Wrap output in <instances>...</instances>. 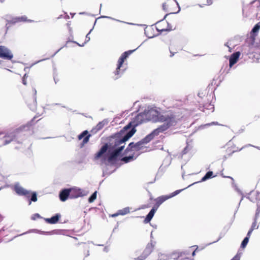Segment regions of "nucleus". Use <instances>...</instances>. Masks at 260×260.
<instances>
[{"label": "nucleus", "instance_id": "c9c22d12", "mask_svg": "<svg viewBox=\"0 0 260 260\" xmlns=\"http://www.w3.org/2000/svg\"><path fill=\"white\" fill-rule=\"evenodd\" d=\"M162 9L164 11H168V5L167 4V3H165L162 4Z\"/></svg>", "mask_w": 260, "mask_h": 260}, {"label": "nucleus", "instance_id": "58836bf2", "mask_svg": "<svg viewBox=\"0 0 260 260\" xmlns=\"http://www.w3.org/2000/svg\"><path fill=\"white\" fill-rule=\"evenodd\" d=\"M240 255L237 254L231 260H240Z\"/></svg>", "mask_w": 260, "mask_h": 260}, {"label": "nucleus", "instance_id": "de8ad7c7", "mask_svg": "<svg viewBox=\"0 0 260 260\" xmlns=\"http://www.w3.org/2000/svg\"><path fill=\"white\" fill-rule=\"evenodd\" d=\"M183 254H185V252H183V253L181 252V253H180V256H178V259L179 260H181V259H180V256H182Z\"/></svg>", "mask_w": 260, "mask_h": 260}, {"label": "nucleus", "instance_id": "c85d7f7f", "mask_svg": "<svg viewBox=\"0 0 260 260\" xmlns=\"http://www.w3.org/2000/svg\"><path fill=\"white\" fill-rule=\"evenodd\" d=\"M183 189H179V190H177L176 191H175L174 192H172L171 194L169 195V197H170V198L177 195L178 194H179L180 192H181Z\"/></svg>", "mask_w": 260, "mask_h": 260}, {"label": "nucleus", "instance_id": "1a4fd4ad", "mask_svg": "<svg viewBox=\"0 0 260 260\" xmlns=\"http://www.w3.org/2000/svg\"><path fill=\"white\" fill-rule=\"evenodd\" d=\"M136 49L132 50H129L127 51H125L124 53H123L120 58L118 59V63L119 67H122L124 60L129 55L131 54H132L133 52H134Z\"/></svg>", "mask_w": 260, "mask_h": 260}, {"label": "nucleus", "instance_id": "7ed1b4c3", "mask_svg": "<svg viewBox=\"0 0 260 260\" xmlns=\"http://www.w3.org/2000/svg\"><path fill=\"white\" fill-rule=\"evenodd\" d=\"M156 131H152L150 134L146 136L144 139L136 143L133 142L130 143L128 147L125 149V152H128L133 150L134 151H140L145 148L144 145L149 143L156 136Z\"/></svg>", "mask_w": 260, "mask_h": 260}, {"label": "nucleus", "instance_id": "7c9ffc66", "mask_svg": "<svg viewBox=\"0 0 260 260\" xmlns=\"http://www.w3.org/2000/svg\"><path fill=\"white\" fill-rule=\"evenodd\" d=\"M169 257L168 255L166 254H161L159 256V260H169Z\"/></svg>", "mask_w": 260, "mask_h": 260}, {"label": "nucleus", "instance_id": "a19ab883", "mask_svg": "<svg viewBox=\"0 0 260 260\" xmlns=\"http://www.w3.org/2000/svg\"><path fill=\"white\" fill-rule=\"evenodd\" d=\"M253 231V230L252 229H250V230H249V231L248 232V233L247 234L246 237H248V238H249Z\"/></svg>", "mask_w": 260, "mask_h": 260}, {"label": "nucleus", "instance_id": "bf43d9fd", "mask_svg": "<svg viewBox=\"0 0 260 260\" xmlns=\"http://www.w3.org/2000/svg\"><path fill=\"white\" fill-rule=\"evenodd\" d=\"M14 188L15 189V190H16V185L14 186Z\"/></svg>", "mask_w": 260, "mask_h": 260}, {"label": "nucleus", "instance_id": "a878e982", "mask_svg": "<svg viewBox=\"0 0 260 260\" xmlns=\"http://www.w3.org/2000/svg\"><path fill=\"white\" fill-rule=\"evenodd\" d=\"M29 129V126L28 124H27L26 125H24L22 126H20L19 128H17V133L18 132H21L24 131H27Z\"/></svg>", "mask_w": 260, "mask_h": 260}, {"label": "nucleus", "instance_id": "774afa93", "mask_svg": "<svg viewBox=\"0 0 260 260\" xmlns=\"http://www.w3.org/2000/svg\"><path fill=\"white\" fill-rule=\"evenodd\" d=\"M84 13H80V14H84Z\"/></svg>", "mask_w": 260, "mask_h": 260}, {"label": "nucleus", "instance_id": "37998d69", "mask_svg": "<svg viewBox=\"0 0 260 260\" xmlns=\"http://www.w3.org/2000/svg\"><path fill=\"white\" fill-rule=\"evenodd\" d=\"M212 4V0H207V3L205 5H210Z\"/></svg>", "mask_w": 260, "mask_h": 260}, {"label": "nucleus", "instance_id": "603ef678", "mask_svg": "<svg viewBox=\"0 0 260 260\" xmlns=\"http://www.w3.org/2000/svg\"><path fill=\"white\" fill-rule=\"evenodd\" d=\"M126 23L128 24H131V25H136L135 24L133 23Z\"/></svg>", "mask_w": 260, "mask_h": 260}, {"label": "nucleus", "instance_id": "c03bdc74", "mask_svg": "<svg viewBox=\"0 0 260 260\" xmlns=\"http://www.w3.org/2000/svg\"><path fill=\"white\" fill-rule=\"evenodd\" d=\"M118 215H120V214H119V212L118 211L117 212V213H115V214H113L111 215L112 217H115L116 216H117Z\"/></svg>", "mask_w": 260, "mask_h": 260}, {"label": "nucleus", "instance_id": "4c0bfd02", "mask_svg": "<svg viewBox=\"0 0 260 260\" xmlns=\"http://www.w3.org/2000/svg\"><path fill=\"white\" fill-rule=\"evenodd\" d=\"M212 125H219L217 122H212L211 123H207L205 125V126H210Z\"/></svg>", "mask_w": 260, "mask_h": 260}, {"label": "nucleus", "instance_id": "2f4dec72", "mask_svg": "<svg viewBox=\"0 0 260 260\" xmlns=\"http://www.w3.org/2000/svg\"><path fill=\"white\" fill-rule=\"evenodd\" d=\"M206 109L211 110L212 112L214 111V105L211 104H209L206 106Z\"/></svg>", "mask_w": 260, "mask_h": 260}, {"label": "nucleus", "instance_id": "052dcab7", "mask_svg": "<svg viewBox=\"0 0 260 260\" xmlns=\"http://www.w3.org/2000/svg\"><path fill=\"white\" fill-rule=\"evenodd\" d=\"M185 259V260H192V259H189V258H186Z\"/></svg>", "mask_w": 260, "mask_h": 260}, {"label": "nucleus", "instance_id": "69168bd1", "mask_svg": "<svg viewBox=\"0 0 260 260\" xmlns=\"http://www.w3.org/2000/svg\"><path fill=\"white\" fill-rule=\"evenodd\" d=\"M190 186H191V185H188V186H187V188H188V187H190Z\"/></svg>", "mask_w": 260, "mask_h": 260}, {"label": "nucleus", "instance_id": "9b49d317", "mask_svg": "<svg viewBox=\"0 0 260 260\" xmlns=\"http://www.w3.org/2000/svg\"><path fill=\"white\" fill-rule=\"evenodd\" d=\"M68 198H70V192L69 189H64L59 193L60 200L62 201H66Z\"/></svg>", "mask_w": 260, "mask_h": 260}, {"label": "nucleus", "instance_id": "f8f14e48", "mask_svg": "<svg viewBox=\"0 0 260 260\" xmlns=\"http://www.w3.org/2000/svg\"><path fill=\"white\" fill-rule=\"evenodd\" d=\"M240 55V52H236L231 56L229 64L231 68L237 62Z\"/></svg>", "mask_w": 260, "mask_h": 260}, {"label": "nucleus", "instance_id": "aec40b11", "mask_svg": "<svg viewBox=\"0 0 260 260\" xmlns=\"http://www.w3.org/2000/svg\"><path fill=\"white\" fill-rule=\"evenodd\" d=\"M213 172L212 171L208 172L206 175L202 178L201 182H204L212 177Z\"/></svg>", "mask_w": 260, "mask_h": 260}, {"label": "nucleus", "instance_id": "e433bc0d", "mask_svg": "<svg viewBox=\"0 0 260 260\" xmlns=\"http://www.w3.org/2000/svg\"><path fill=\"white\" fill-rule=\"evenodd\" d=\"M92 29H91L89 32H88V34H87V35L86 36V40H85V42L84 43H86L87 42H88L89 40H90V37H89V34L91 32V31H92Z\"/></svg>", "mask_w": 260, "mask_h": 260}, {"label": "nucleus", "instance_id": "0e129e2a", "mask_svg": "<svg viewBox=\"0 0 260 260\" xmlns=\"http://www.w3.org/2000/svg\"><path fill=\"white\" fill-rule=\"evenodd\" d=\"M167 15H168V14H166V15H165V17H164V18H166V16H167Z\"/></svg>", "mask_w": 260, "mask_h": 260}, {"label": "nucleus", "instance_id": "4be33fe9", "mask_svg": "<svg viewBox=\"0 0 260 260\" xmlns=\"http://www.w3.org/2000/svg\"><path fill=\"white\" fill-rule=\"evenodd\" d=\"M29 108L32 110L34 111L37 108V101H36V98L35 97L33 100V103L31 105H29Z\"/></svg>", "mask_w": 260, "mask_h": 260}, {"label": "nucleus", "instance_id": "20e7f679", "mask_svg": "<svg viewBox=\"0 0 260 260\" xmlns=\"http://www.w3.org/2000/svg\"><path fill=\"white\" fill-rule=\"evenodd\" d=\"M17 194L24 196L28 199V205L31 204V202H36L37 201V194L36 192L31 193L30 191L26 190L21 186L17 184Z\"/></svg>", "mask_w": 260, "mask_h": 260}, {"label": "nucleus", "instance_id": "a211bd4d", "mask_svg": "<svg viewBox=\"0 0 260 260\" xmlns=\"http://www.w3.org/2000/svg\"><path fill=\"white\" fill-rule=\"evenodd\" d=\"M121 67L118 66V63L116 71L114 72V74L115 76V79H117L118 78H119L123 74V70L120 69Z\"/></svg>", "mask_w": 260, "mask_h": 260}, {"label": "nucleus", "instance_id": "680f3d73", "mask_svg": "<svg viewBox=\"0 0 260 260\" xmlns=\"http://www.w3.org/2000/svg\"><path fill=\"white\" fill-rule=\"evenodd\" d=\"M255 193H256V195H258V194H259V193L258 192H257V191H256Z\"/></svg>", "mask_w": 260, "mask_h": 260}, {"label": "nucleus", "instance_id": "2eb2a0df", "mask_svg": "<svg viewBox=\"0 0 260 260\" xmlns=\"http://www.w3.org/2000/svg\"><path fill=\"white\" fill-rule=\"evenodd\" d=\"M170 199V197L169 195L167 196H162L157 198L156 199V204L157 205V207L161 205L163 202H164L167 200Z\"/></svg>", "mask_w": 260, "mask_h": 260}, {"label": "nucleus", "instance_id": "e2e57ef3", "mask_svg": "<svg viewBox=\"0 0 260 260\" xmlns=\"http://www.w3.org/2000/svg\"><path fill=\"white\" fill-rule=\"evenodd\" d=\"M36 93H37V91H36V90L35 89V94H36Z\"/></svg>", "mask_w": 260, "mask_h": 260}, {"label": "nucleus", "instance_id": "b1692460", "mask_svg": "<svg viewBox=\"0 0 260 260\" xmlns=\"http://www.w3.org/2000/svg\"><path fill=\"white\" fill-rule=\"evenodd\" d=\"M249 238H248V237H246L243 239V240L242 242L241 245V247L242 248H244L246 246V245H247V243H248V242L249 241Z\"/></svg>", "mask_w": 260, "mask_h": 260}, {"label": "nucleus", "instance_id": "f704fd0d", "mask_svg": "<svg viewBox=\"0 0 260 260\" xmlns=\"http://www.w3.org/2000/svg\"><path fill=\"white\" fill-rule=\"evenodd\" d=\"M41 218V216H40V214H39L38 213L34 214L31 217V219L32 220H36L37 218Z\"/></svg>", "mask_w": 260, "mask_h": 260}, {"label": "nucleus", "instance_id": "9d476101", "mask_svg": "<svg viewBox=\"0 0 260 260\" xmlns=\"http://www.w3.org/2000/svg\"><path fill=\"white\" fill-rule=\"evenodd\" d=\"M88 132L87 131H83L81 134L78 136L79 140H81L82 138H84L82 143L81 144V146H83L85 144H86L89 140V138L91 136L90 134H88Z\"/></svg>", "mask_w": 260, "mask_h": 260}, {"label": "nucleus", "instance_id": "a18cd8bd", "mask_svg": "<svg viewBox=\"0 0 260 260\" xmlns=\"http://www.w3.org/2000/svg\"><path fill=\"white\" fill-rule=\"evenodd\" d=\"M173 2H175L176 3V4L177 5V6H178L179 10H178V11L176 13H178V12L180 11V7H179V4H178V2H177L176 0H173Z\"/></svg>", "mask_w": 260, "mask_h": 260}, {"label": "nucleus", "instance_id": "423d86ee", "mask_svg": "<svg viewBox=\"0 0 260 260\" xmlns=\"http://www.w3.org/2000/svg\"><path fill=\"white\" fill-rule=\"evenodd\" d=\"M13 57V54L7 48L4 46H0V58L11 60Z\"/></svg>", "mask_w": 260, "mask_h": 260}, {"label": "nucleus", "instance_id": "39448f33", "mask_svg": "<svg viewBox=\"0 0 260 260\" xmlns=\"http://www.w3.org/2000/svg\"><path fill=\"white\" fill-rule=\"evenodd\" d=\"M156 242H149L144 249L143 253L138 257V260L145 259L153 251L154 247L155 245Z\"/></svg>", "mask_w": 260, "mask_h": 260}, {"label": "nucleus", "instance_id": "c756f323", "mask_svg": "<svg viewBox=\"0 0 260 260\" xmlns=\"http://www.w3.org/2000/svg\"><path fill=\"white\" fill-rule=\"evenodd\" d=\"M256 219L257 218H255L254 219V221L252 223V225H251V229H252L253 230L255 229H257L258 228V226H257L256 225Z\"/></svg>", "mask_w": 260, "mask_h": 260}, {"label": "nucleus", "instance_id": "0eeeda50", "mask_svg": "<svg viewBox=\"0 0 260 260\" xmlns=\"http://www.w3.org/2000/svg\"><path fill=\"white\" fill-rule=\"evenodd\" d=\"M69 189L70 192L71 199L77 198L78 197H83L86 194L84 191L77 187L70 188Z\"/></svg>", "mask_w": 260, "mask_h": 260}, {"label": "nucleus", "instance_id": "5fc2aeb1", "mask_svg": "<svg viewBox=\"0 0 260 260\" xmlns=\"http://www.w3.org/2000/svg\"><path fill=\"white\" fill-rule=\"evenodd\" d=\"M174 55V53H172V52H171V55H170L171 57H172Z\"/></svg>", "mask_w": 260, "mask_h": 260}, {"label": "nucleus", "instance_id": "79ce46f5", "mask_svg": "<svg viewBox=\"0 0 260 260\" xmlns=\"http://www.w3.org/2000/svg\"><path fill=\"white\" fill-rule=\"evenodd\" d=\"M152 233H153V231H152V232H151V234H150V242H151V241H152V242H155V241L154 240V237H153V234H152Z\"/></svg>", "mask_w": 260, "mask_h": 260}, {"label": "nucleus", "instance_id": "f257e3e1", "mask_svg": "<svg viewBox=\"0 0 260 260\" xmlns=\"http://www.w3.org/2000/svg\"><path fill=\"white\" fill-rule=\"evenodd\" d=\"M148 121L146 119L145 111L138 114L134 119V127L132 123L125 126L119 133L116 135L114 142H111L109 146L107 144L103 145L99 152L94 155L93 160L100 165L112 164L119 156L125 147V142L132 137L136 132L135 126Z\"/></svg>", "mask_w": 260, "mask_h": 260}, {"label": "nucleus", "instance_id": "864d4df0", "mask_svg": "<svg viewBox=\"0 0 260 260\" xmlns=\"http://www.w3.org/2000/svg\"><path fill=\"white\" fill-rule=\"evenodd\" d=\"M237 191L239 192V193H240L241 194H242V192L239 190V189H237Z\"/></svg>", "mask_w": 260, "mask_h": 260}, {"label": "nucleus", "instance_id": "13d9d810", "mask_svg": "<svg viewBox=\"0 0 260 260\" xmlns=\"http://www.w3.org/2000/svg\"><path fill=\"white\" fill-rule=\"evenodd\" d=\"M254 147L256 148L257 149L260 150V147H256V146H254Z\"/></svg>", "mask_w": 260, "mask_h": 260}, {"label": "nucleus", "instance_id": "6e6d98bb", "mask_svg": "<svg viewBox=\"0 0 260 260\" xmlns=\"http://www.w3.org/2000/svg\"><path fill=\"white\" fill-rule=\"evenodd\" d=\"M243 196H242V197L241 199V200H240V203H239V204H240V203H241V202L242 201V200H243Z\"/></svg>", "mask_w": 260, "mask_h": 260}, {"label": "nucleus", "instance_id": "72a5a7b5", "mask_svg": "<svg viewBox=\"0 0 260 260\" xmlns=\"http://www.w3.org/2000/svg\"><path fill=\"white\" fill-rule=\"evenodd\" d=\"M102 18H108V19H112V20H115V21H119V22H123V23H125V22L124 21H120V20H117V19H116L115 18H112L111 17H109V16H102Z\"/></svg>", "mask_w": 260, "mask_h": 260}, {"label": "nucleus", "instance_id": "338daca9", "mask_svg": "<svg viewBox=\"0 0 260 260\" xmlns=\"http://www.w3.org/2000/svg\"><path fill=\"white\" fill-rule=\"evenodd\" d=\"M190 186H191V185H188V186H187V188H188V187H190Z\"/></svg>", "mask_w": 260, "mask_h": 260}, {"label": "nucleus", "instance_id": "ea45409f", "mask_svg": "<svg viewBox=\"0 0 260 260\" xmlns=\"http://www.w3.org/2000/svg\"><path fill=\"white\" fill-rule=\"evenodd\" d=\"M27 77L26 74H25L22 79V83L24 85H26V81L25 78Z\"/></svg>", "mask_w": 260, "mask_h": 260}, {"label": "nucleus", "instance_id": "dca6fc26", "mask_svg": "<svg viewBox=\"0 0 260 260\" xmlns=\"http://www.w3.org/2000/svg\"><path fill=\"white\" fill-rule=\"evenodd\" d=\"M260 29V21L256 24L251 31V35L252 37H255L257 35Z\"/></svg>", "mask_w": 260, "mask_h": 260}, {"label": "nucleus", "instance_id": "f03ea898", "mask_svg": "<svg viewBox=\"0 0 260 260\" xmlns=\"http://www.w3.org/2000/svg\"><path fill=\"white\" fill-rule=\"evenodd\" d=\"M146 119L154 122H163V124L154 129L156 131V136L163 133L172 126L176 125L182 118L179 110L162 112L160 108L152 107L145 110Z\"/></svg>", "mask_w": 260, "mask_h": 260}, {"label": "nucleus", "instance_id": "bb28decb", "mask_svg": "<svg viewBox=\"0 0 260 260\" xmlns=\"http://www.w3.org/2000/svg\"><path fill=\"white\" fill-rule=\"evenodd\" d=\"M96 198V191H95L89 198L88 202L89 203L93 202Z\"/></svg>", "mask_w": 260, "mask_h": 260}, {"label": "nucleus", "instance_id": "ddd939ff", "mask_svg": "<svg viewBox=\"0 0 260 260\" xmlns=\"http://www.w3.org/2000/svg\"><path fill=\"white\" fill-rule=\"evenodd\" d=\"M157 209V207L155 208L154 207H153L152 209L150 210V211L149 212L148 215H147L146 217L144 219V222L145 223H148L150 221V220L153 218L156 210Z\"/></svg>", "mask_w": 260, "mask_h": 260}, {"label": "nucleus", "instance_id": "412c9836", "mask_svg": "<svg viewBox=\"0 0 260 260\" xmlns=\"http://www.w3.org/2000/svg\"><path fill=\"white\" fill-rule=\"evenodd\" d=\"M129 207H125L122 209L119 210V214L120 215H124L127 214L129 212Z\"/></svg>", "mask_w": 260, "mask_h": 260}, {"label": "nucleus", "instance_id": "473e14b6", "mask_svg": "<svg viewBox=\"0 0 260 260\" xmlns=\"http://www.w3.org/2000/svg\"><path fill=\"white\" fill-rule=\"evenodd\" d=\"M259 213H260V206L257 207V208L256 210L255 216V218H258Z\"/></svg>", "mask_w": 260, "mask_h": 260}, {"label": "nucleus", "instance_id": "cd10ccee", "mask_svg": "<svg viewBox=\"0 0 260 260\" xmlns=\"http://www.w3.org/2000/svg\"><path fill=\"white\" fill-rule=\"evenodd\" d=\"M105 124V122L104 121L100 122L96 125V129L98 130H100V129H102L103 127V126H104Z\"/></svg>", "mask_w": 260, "mask_h": 260}, {"label": "nucleus", "instance_id": "393cba45", "mask_svg": "<svg viewBox=\"0 0 260 260\" xmlns=\"http://www.w3.org/2000/svg\"><path fill=\"white\" fill-rule=\"evenodd\" d=\"M191 149V147L189 146L188 145H187L183 150L181 153V157H182V156L184 154H185L187 153Z\"/></svg>", "mask_w": 260, "mask_h": 260}, {"label": "nucleus", "instance_id": "49530a36", "mask_svg": "<svg viewBox=\"0 0 260 260\" xmlns=\"http://www.w3.org/2000/svg\"><path fill=\"white\" fill-rule=\"evenodd\" d=\"M3 133H0V142H2V139H3Z\"/></svg>", "mask_w": 260, "mask_h": 260}, {"label": "nucleus", "instance_id": "4468645a", "mask_svg": "<svg viewBox=\"0 0 260 260\" xmlns=\"http://www.w3.org/2000/svg\"><path fill=\"white\" fill-rule=\"evenodd\" d=\"M60 217V215L59 214H57L55 216H53L50 218L45 219V220L49 223L54 224V223H56L58 221V220H59V218Z\"/></svg>", "mask_w": 260, "mask_h": 260}, {"label": "nucleus", "instance_id": "f3484780", "mask_svg": "<svg viewBox=\"0 0 260 260\" xmlns=\"http://www.w3.org/2000/svg\"><path fill=\"white\" fill-rule=\"evenodd\" d=\"M260 6V1L254 0L251 2L250 7L251 8L252 11L257 10V8Z\"/></svg>", "mask_w": 260, "mask_h": 260}, {"label": "nucleus", "instance_id": "09e8293b", "mask_svg": "<svg viewBox=\"0 0 260 260\" xmlns=\"http://www.w3.org/2000/svg\"><path fill=\"white\" fill-rule=\"evenodd\" d=\"M42 60H44V59H42V60H39L35 63H34L33 64H32V65L31 66V67H32V66H34V64H36V63H37L38 62H39Z\"/></svg>", "mask_w": 260, "mask_h": 260}, {"label": "nucleus", "instance_id": "5701e85b", "mask_svg": "<svg viewBox=\"0 0 260 260\" xmlns=\"http://www.w3.org/2000/svg\"><path fill=\"white\" fill-rule=\"evenodd\" d=\"M25 21L31 22L32 21L31 20H27V18L25 16L17 17V22Z\"/></svg>", "mask_w": 260, "mask_h": 260}, {"label": "nucleus", "instance_id": "6e6552de", "mask_svg": "<svg viewBox=\"0 0 260 260\" xmlns=\"http://www.w3.org/2000/svg\"><path fill=\"white\" fill-rule=\"evenodd\" d=\"M15 138V135L11 133L3 136L2 142H0V147L12 142Z\"/></svg>", "mask_w": 260, "mask_h": 260}, {"label": "nucleus", "instance_id": "3c124183", "mask_svg": "<svg viewBox=\"0 0 260 260\" xmlns=\"http://www.w3.org/2000/svg\"><path fill=\"white\" fill-rule=\"evenodd\" d=\"M196 254V250H194L192 253V256H194Z\"/></svg>", "mask_w": 260, "mask_h": 260}, {"label": "nucleus", "instance_id": "4d7b16f0", "mask_svg": "<svg viewBox=\"0 0 260 260\" xmlns=\"http://www.w3.org/2000/svg\"><path fill=\"white\" fill-rule=\"evenodd\" d=\"M60 49H61V48H60V49H58V50L56 51V53H55L53 56H54V55L56 53H57L59 51H60Z\"/></svg>", "mask_w": 260, "mask_h": 260}, {"label": "nucleus", "instance_id": "8fccbe9b", "mask_svg": "<svg viewBox=\"0 0 260 260\" xmlns=\"http://www.w3.org/2000/svg\"><path fill=\"white\" fill-rule=\"evenodd\" d=\"M41 234H50V232H41Z\"/></svg>", "mask_w": 260, "mask_h": 260}, {"label": "nucleus", "instance_id": "6ab92c4d", "mask_svg": "<svg viewBox=\"0 0 260 260\" xmlns=\"http://www.w3.org/2000/svg\"><path fill=\"white\" fill-rule=\"evenodd\" d=\"M137 156H138V155L136 156V157H134V155H130V156H125V157H123L121 159V160L122 161H123L124 163H127L128 162H130V161L135 159L137 158Z\"/></svg>", "mask_w": 260, "mask_h": 260}]
</instances>
